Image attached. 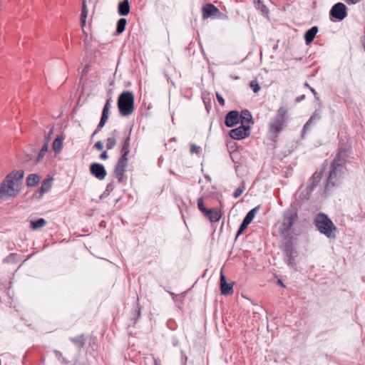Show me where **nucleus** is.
I'll return each mask as SVG.
<instances>
[{
    "label": "nucleus",
    "instance_id": "6e6552de",
    "mask_svg": "<svg viewBox=\"0 0 365 365\" xmlns=\"http://www.w3.org/2000/svg\"><path fill=\"white\" fill-rule=\"evenodd\" d=\"M128 165V157L120 155L115 165L114 174L119 183H122L125 178V172Z\"/></svg>",
    "mask_w": 365,
    "mask_h": 365
},
{
    "label": "nucleus",
    "instance_id": "8fccbe9b",
    "mask_svg": "<svg viewBox=\"0 0 365 365\" xmlns=\"http://www.w3.org/2000/svg\"><path fill=\"white\" fill-rule=\"evenodd\" d=\"M305 188H306V189H307V190L309 191V192H311V193H312V192L314 191V186H312V185H311L309 182H307V186H306V187H305Z\"/></svg>",
    "mask_w": 365,
    "mask_h": 365
},
{
    "label": "nucleus",
    "instance_id": "a18cd8bd",
    "mask_svg": "<svg viewBox=\"0 0 365 365\" xmlns=\"http://www.w3.org/2000/svg\"><path fill=\"white\" fill-rule=\"evenodd\" d=\"M94 148L98 150H103V143L101 141H97L95 145H94Z\"/></svg>",
    "mask_w": 365,
    "mask_h": 365
},
{
    "label": "nucleus",
    "instance_id": "0eeeda50",
    "mask_svg": "<svg viewBox=\"0 0 365 365\" xmlns=\"http://www.w3.org/2000/svg\"><path fill=\"white\" fill-rule=\"evenodd\" d=\"M351 149L346 146L341 145L337 149L335 157L334 158L331 163L334 164H340L346 166L348 159L350 156Z\"/></svg>",
    "mask_w": 365,
    "mask_h": 365
},
{
    "label": "nucleus",
    "instance_id": "de8ad7c7",
    "mask_svg": "<svg viewBox=\"0 0 365 365\" xmlns=\"http://www.w3.org/2000/svg\"><path fill=\"white\" fill-rule=\"evenodd\" d=\"M309 90L313 93V95L314 96L315 99L319 101V97L318 96V93L316 92V91L313 88H312V87H309Z\"/></svg>",
    "mask_w": 365,
    "mask_h": 365
},
{
    "label": "nucleus",
    "instance_id": "5701e85b",
    "mask_svg": "<svg viewBox=\"0 0 365 365\" xmlns=\"http://www.w3.org/2000/svg\"><path fill=\"white\" fill-rule=\"evenodd\" d=\"M240 119L242 125H244L245 123H253L252 117L251 113L247 110H242L240 115Z\"/></svg>",
    "mask_w": 365,
    "mask_h": 365
},
{
    "label": "nucleus",
    "instance_id": "9d476101",
    "mask_svg": "<svg viewBox=\"0 0 365 365\" xmlns=\"http://www.w3.org/2000/svg\"><path fill=\"white\" fill-rule=\"evenodd\" d=\"M202 13L203 19L219 18L222 15L220 11L211 3H207L202 6Z\"/></svg>",
    "mask_w": 365,
    "mask_h": 365
},
{
    "label": "nucleus",
    "instance_id": "72a5a7b5",
    "mask_svg": "<svg viewBox=\"0 0 365 365\" xmlns=\"http://www.w3.org/2000/svg\"><path fill=\"white\" fill-rule=\"evenodd\" d=\"M245 189V182L243 181L241 183V185L239 186L234 191V193H233L234 198H238L243 193Z\"/></svg>",
    "mask_w": 365,
    "mask_h": 365
},
{
    "label": "nucleus",
    "instance_id": "58836bf2",
    "mask_svg": "<svg viewBox=\"0 0 365 365\" xmlns=\"http://www.w3.org/2000/svg\"><path fill=\"white\" fill-rule=\"evenodd\" d=\"M116 144V140L115 138H108L106 140V148L108 150L113 149Z\"/></svg>",
    "mask_w": 365,
    "mask_h": 365
},
{
    "label": "nucleus",
    "instance_id": "f8f14e48",
    "mask_svg": "<svg viewBox=\"0 0 365 365\" xmlns=\"http://www.w3.org/2000/svg\"><path fill=\"white\" fill-rule=\"evenodd\" d=\"M111 102H112L111 98H109L106 101V102L103 108L100 122H99L98 125H97V128H96V130L94 131L93 135H95L98 132H99L102 129V128L105 125L106 123L107 122L108 115H109L110 108L111 107Z\"/></svg>",
    "mask_w": 365,
    "mask_h": 365
},
{
    "label": "nucleus",
    "instance_id": "6ab92c4d",
    "mask_svg": "<svg viewBox=\"0 0 365 365\" xmlns=\"http://www.w3.org/2000/svg\"><path fill=\"white\" fill-rule=\"evenodd\" d=\"M53 180V178H46L45 179L41 185V187L39 188V190L36 191L34 194V197H41L43 196V195L46 192L48 189L50 188L51 185H50V182L51 181Z\"/></svg>",
    "mask_w": 365,
    "mask_h": 365
},
{
    "label": "nucleus",
    "instance_id": "a19ab883",
    "mask_svg": "<svg viewBox=\"0 0 365 365\" xmlns=\"http://www.w3.org/2000/svg\"><path fill=\"white\" fill-rule=\"evenodd\" d=\"M250 86L255 93H257L260 88L257 81H252L250 83Z\"/></svg>",
    "mask_w": 365,
    "mask_h": 365
},
{
    "label": "nucleus",
    "instance_id": "7ed1b4c3",
    "mask_svg": "<svg viewBox=\"0 0 365 365\" xmlns=\"http://www.w3.org/2000/svg\"><path fill=\"white\" fill-rule=\"evenodd\" d=\"M314 224L321 234L330 239L335 238L334 231L336 230V227L327 215L319 212L314 217Z\"/></svg>",
    "mask_w": 365,
    "mask_h": 365
},
{
    "label": "nucleus",
    "instance_id": "dca6fc26",
    "mask_svg": "<svg viewBox=\"0 0 365 365\" xmlns=\"http://www.w3.org/2000/svg\"><path fill=\"white\" fill-rule=\"evenodd\" d=\"M220 285L222 294L228 295L233 292V284L227 282L226 277L222 272L220 277Z\"/></svg>",
    "mask_w": 365,
    "mask_h": 365
},
{
    "label": "nucleus",
    "instance_id": "b1692460",
    "mask_svg": "<svg viewBox=\"0 0 365 365\" xmlns=\"http://www.w3.org/2000/svg\"><path fill=\"white\" fill-rule=\"evenodd\" d=\"M40 181V176L38 174L32 173L26 178V185L28 187H33L36 185Z\"/></svg>",
    "mask_w": 365,
    "mask_h": 365
},
{
    "label": "nucleus",
    "instance_id": "bb28decb",
    "mask_svg": "<svg viewBox=\"0 0 365 365\" xmlns=\"http://www.w3.org/2000/svg\"><path fill=\"white\" fill-rule=\"evenodd\" d=\"M295 257H296V254H291V255L284 254V259H285L286 263L290 268L294 269H296V268H297V264L295 263V259H294Z\"/></svg>",
    "mask_w": 365,
    "mask_h": 365
},
{
    "label": "nucleus",
    "instance_id": "9b49d317",
    "mask_svg": "<svg viewBox=\"0 0 365 365\" xmlns=\"http://www.w3.org/2000/svg\"><path fill=\"white\" fill-rule=\"evenodd\" d=\"M250 127L249 125H241L237 128L232 129L230 131V136L235 140H242L250 135Z\"/></svg>",
    "mask_w": 365,
    "mask_h": 365
},
{
    "label": "nucleus",
    "instance_id": "423d86ee",
    "mask_svg": "<svg viewBox=\"0 0 365 365\" xmlns=\"http://www.w3.org/2000/svg\"><path fill=\"white\" fill-rule=\"evenodd\" d=\"M297 218L298 214L295 208L290 207L286 210L284 212L282 222L279 227L280 232L282 233L288 232Z\"/></svg>",
    "mask_w": 365,
    "mask_h": 365
},
{
    "label": "nucleus",
    "instance_id": "20e7f679",
    "mask_svg": "<svg viewBox=\"0 0 365 365\" xmlns=\"http://www.w3.org/2000/svg\"><path fill=\"white\" fill-rule=\"evenodd\" d=\"M134 95L130 91H123L118 98V108L122 116L130 115L134 110Z\"/></svg>",
    "mask_w": 365,
    "mask_h": 365
},
{
    "label": "nucleus",
    "instance_id": "393cba45",
    "mask_svg": "<svg viewBox=\"0 0 365 365\" xmlns=\"http://www.w3.org/2000/svg\"><path fill=\"white\" fill-rule=\"evenodd\" d=\"M63 138L61 135L58 136L53 142L52 147L55 153H59L63 148Z\"/></svg>",
    "mask_w": 365,
    "mask_h": 365
},
{
    "label": "nucleus",
    "instance_id": "4468645a",
    "mask_svg": "<svg viewBox=\"0 0 365 365\" xmlns=\"http://www.w3.org/2000/svg\"><path fill=\"white\" fill-rule=\"evenodd\" d=\"M322 118L321 113L316 110L311 115L309 119L305 123L302 130V138H304L306 133L309 130L312 125L316 124Z\"/></svg>",
    "mask_w": 365,
    "mask_h": 365
},
{
    "label": "nucleus",
    "instance_id": "c756f323",
    "mask_svg": "<svg viewBox=\"0 0 365 365\" xmlns=\"http://www.w3.org/2000/svg\"><path fill=\"white\" fill-rule=\"evenodd\" d=\"M284 254L287 255L297 254L296 250L291 240H289L284 243Z\"/></svg>",
    "mask_w": 365,
    "mask_h": 365
},
{
    "label": "nucleus",
    "instance_id": "1a4fd4ad",
    "mask_svg": "<svg viewBox=\"0 0 365 365\" xmlns=\"http://www.w3.org/2000/svg\"><path fill=\"white\" fill-rule=\"evenodd\" d=\"M329 15L331 19L342 21L347 16V8L344 4L338 2L331 7Z\"/></svg>",
    "mask_w": 365,
    "mask_h": 365
},
{
    "label": "nucleus",
    "instance_id": "ddd939ff",
    "mask_svg": "<svg viewBox=\"0 0 365 365\" xmlns=\"http://www.w3.org/2000/svg\"><path fill=\"white\" fill-rule=\"evenodd\" d=\"M91 174L96 178L102 180L105 179L107 172L103 165L99 163H91L89 168Z\"/></svg>",
    "mask_w": 365,
    "mask_h": 365
},
{
    "label": "nucleus",
    "instance_id": "7c9ffc66",
    "mask_svg": "<svg viewBox=\"0 0 365 365\" xmlns=\"http://www.w3.org/2000/svg\"><path fill=\"white\" fill-rule=\"evenodd\" d=\"M46 224V221L43 218H38L36 220L31 221V228L38 230L43 227Z\"/></svg>",
    "mask_w": 365,
    "mask_h": 365
},
{
    "label": "nucleus",
    "instance_id": "c85d7f7f",
    "mask_svg": "<svg viewBox=\"0 0 365 365\" xmlns=\"http://www.w3.org/2000/svg\"><path fill=\"white\" fill-rule=\"evenodd\" d=\"M322 179V173H314L312 176L309 179L308 182L315 188L319 183Z\"/></svg>",
    "mask_w": 365,
    "mask_h": 365
},
{
    "label": "nucleus",
    "instance_id": "2f4dec72",
    "mask_svg": "<svg viewBox=\"0 0 365 365\" xmlns=\"http://www.w3.org/2000/svg\"><path fill=\"white\" fill-rule=\"evenodd\" d=\"M87 16H88V9L86 5L85 1H83V5H82L81 14V24L83 27L86 25V20Z\"/></svg>",
    "mask_w": 365,
    "mask_h": 365
},
{
    "label": "nucleus",
    "instance_id": "c9c22d12",
    "mask_svg": "<svg viewBox=\"0 0 365 365\" xmlns=\"http://www.w3.org/2000/svg\"><path fill=\"white\" fill-rule=\"evenodd\" d=\"M311 194L307 189L304 188L300 192L299 198L303 201L308 200L310 198Z\"/></svg>",
    "mask_w": 365,
    "mask_h": 365
},
{
    "label": "nucleus",
    "instance_id": "6e6d98bb",
    "mask_svg": "<svg viewBox=\"0 0 365 365\" xmlns=\"http://www.w3.org/2000/svg\"><path fill=\"white\" fill-rule=\"evenodd\" d=\"M278 282V284H279V285H281V286H282V287H284V285L283 282H282V280L278 279V282Z\"/></svg>",
    "mask_w": 365,
    "mask_h": 365
},
{
    "label": "nucleus",
    "instance_id": "f704fd0d",
    "mask_svg": "<svg viewBox=\"0 0 365 365\" xmlns=\"http://www.w3.org/2000/svg\"><path fill=\"white\" fill-rule=\"evenodd\" d=\"M53 353L56 356V357L63 364H68L70 363V361L63 356V354L61 351L58 350H54Z\"/></svg>",
    "mask_w": 365,
    "mask_h": 365
},
{
    "label": "nucleus",
    "instance_id": "3c124183",
    "mask_svg": "<svg viewBox=\"0 0 365 365\" xmlns=\"http://www.w3.org/2000/svg\"><path fill=\"white\" fill-rule=\"evenodd\" d=\"M100 158H101V159H102V160H106V159L108 158L107 152H106V151L103 152V153L100 155Z\"/></svg>",
    "mask_w": 365,
    "mask_h": 365
},
{
    "label": "nucleus",
    "instance_id": "f03ea898",
    "mask_svg": "<svg viewBox=\"0 0 365 365\" xmlns=\"http://www.w3.org/2000/svg\"><path fill=\"white\" fill-rule=\"evenodd\" d=\"M346 171V167H344V165L340 164L331 163L324 188L326 194H328L331 189L340 185Z\"/></svg>",
    "mask_w": 365,
    "mask_h": 365
},
{
    "label": "nucleus",
    "instance_id": "603ef678",
    "mask_svg": "<svg viewBox=\"0 0 365 365\" xmlns=\"http://www.w3.org/2000/svg\"><path fill=\"white\" fill-rule=\"evenodd\" d=\"M135 313H136V315H137V319L139 318L140 317V309L139 307H138L137 309L135 310Z\"/></svg>",
    "mask_w": 365,
    "mask_h": 365
},
{
    "label": "nucleus",
    "instance_id": "a878e982",
    "mask_svg": "<svg viewBox=\"0 0 365 365\" xmlns=\"http://www.w3.org/2000/svg\"><path fill=\"white\" fill-rule=\"evenodd\" d=\"M48 143L47 141L44 143V145L41 148V150L35 160V162L37 163L41 162L43 160L44 156H45L46 153L48 152Z\"/></svg>",
    "mask_w": 365,
    "mask_h": 365
},
{
    "label": "nucleus",
    "instance_id": "4d7b16f0",
    "mask_svg": "<svg viewBox=\"0 0 365 365\" xmlns=\"http://www.w3.org/2000/svg\"><path fill=\"white\" fill-rule=\"evenodd\" d=\"M304 86H305V87H307V88H309V87H310V86H309V85L307 83H304Z\"/></svg>",
    "mask_w": 365,
    "mask_h": 365
},
{
    "label": "nucleus",
    "instance_id": "c03bdc74",
    "mask_svg": "<svg viewBox=\"0 0 365 365\" xmlns=\"http://www.w3.org/2000/svg\"><path fill=\"white\" fill-rule=\"evenodd\" d=\"M216 96H217V101L219 102V103L221 106H224L225 105V99L223 98V97L217 93H216Z\"/></svg>",
    "mask_w": 365,
    "mask_h": 365
},
{
    "label": "nucleus",
    "instance_id": "680f3d73",
    "mask_svg": "<svg viewBox=\"0 0 365 365\" xmlns=\"http://www.w3.org/2000/svg\"><path fill=\"white\" fill-rule=\"evenodd\" d=\"M352 3H354V0H351Z\"/></svg>",
    "mask_w": 365,
    "mask_h": 365
},
{
    "label": "nucleus",
    "instance_id": "13d9d810",
    "mask_svg": "<svg viewBox=\"0 0 365 365\" xmlns=\"http://www.w3.org/2000/svg\"><path fill=\"white\" fill-rule=\"evenodd\" d=\"M52 133H53V130H50V132H49V133H48V137H49L50 135H51V134H52Z\"/></svg>",
    "mask_w": 365,
    "mask_h": 365
},
{
    "label": "nucleus",
    "instance_id": "f257e3e1",
    "mask_svg": "<svg viewBox=\"0 0 365 365\" xmlns=\"http://www.w3.org/2000/svg\"><path fill=\"white\" fill-rule=\"evenodd\" d=\"M24 172L22 170L13 171L8 174L0 184V199L16 197L21 191L19 182L24 178Z\"/></svg>",
    "mask_w": 365,
    "mask_h": 365
},
{
    "label": "nucleus",
    "instance_id": "4be33fe9",
    "mask_svg": "<svg viewBox=\"0 0 365 365\" xmlns=\"http://www.w3.org/2000/svg\"><path fill=\"white\" fill-rule=\"evenodd\" d=\"M69 339L78 349L83 348L86 342V338L83 334L76 337H71Z\"/></svg>",
    "mask_w": 365,
    "mask_h": 365
},
{
    "label": "nucleus",
    "instance_id": "412c9836",
    "mask_svg": "<svg viewBox=\"0 0 365 365\" xmlns=\"http://www.w3.org/2000/svg\"><path fill=\"white\" fill-rule=\"evenodd\" d=\"M118 12L120 16H127L130 12L128 0H123L118 5Z\"/></svg>",
    "mask_w": 365,
    "mask_h": 365
},
{
    "label": "nucleus",
    "instance_id": "864d4df0",
    "mask_svg": "<svg viewBox=\"0 0 365 365\" xmlns=\"http://www.w3.org/2000/svg\"><path fill=\"white\" fill-rule=\"evenodd\" d=\"M242 225H246L247 227L250 224V222H248L247 220L245 218L243 219L242 222H241Z\"/></svg>",
    "mask_w": 365,
    "mask_h": 365
},
{
    "label": "nucleus",
    "instance_id": "cd10ccee",
    "mask_svg": "<svg viewBox=\"0 0 365 365\" xmlns=\"http://www.w3.org/2000/svg\"><path fill=\"white\" fill-rule=\"evenodd\" d=\"M126 24H127L126 19L124 18H120L117 21L115 34L119 35V34H122L125 29Z\"/></svg>",
    "mask_w": 365,
    "mask_h": 365
},
{
    "label": "nucleus",
    "instance_id": "bf43d9fd",
    "mask_svg": "<svg viewBox=\"0 0 365 365\" xmlns=\"http://www.w3.org/2000/svg\"><path fill=\"white\" fill-rule=\"evenodd\" d=\"M154 365H159L156 360H155V361H154Z\"/></svg>",
    "mask_w": 365,
    "mask_h": 365
},
{
    "label": "nucleus",
    "instance_id": "aec40b11",
    "mask_svg": "<svg viewBox=\"0 0 365 365\" xmlns=\"http://www.w3.org/2000/svg\"><path fill=\"white\" fill-rule=\"evenodd\" d=\"M318 32V27L314 26L308 29L304 34V40L307 45L310 44L314 39Z\"/></svg>",
    "mask_w": 365,
    "mask_h": 365
},
{
    "label": "nucleus",
    "instance_id": "37998d69",
    "mask_svg": "<svg viewBox=\"0 0 365 365\" xmlns=\"http://www.w3.org/2000/svg\"><path fill=\"white\" fill-rule=\"evenodd\" d=\"M247 227L246 225H242L241 223L237 232L236 238H237L240 235H242Z\"/></svg>",
    "mask_w": 365,
    "mask_h": 365
},
{
    "label": "nucleus",
    "instance_id": "2eb2a0df",
    "mask_svg": "<svg viewBox=\"0 0 365 365\" xmlns=\"http://www.w3.org/2000/svg\"><path fill=\"white\" fill-rule=\"evenodd\" d=\"M240 121V114L237 110L229 111L225 117V125L228 128L236 125Z\"/></svg>",
    "mask_w": 365,
    "mask_h": 365
},
{
    "label": "nucleus",
    "instance_id": "5fc2aeb1",
    "mask_svg": "<svg viewBox=\"0 0 365 365\" xmlns=\"http://www.w3.org/2000/svg\"><path fill=\"white\" fill-rule=\"evenodd\" d=\"M187 359V356H182V360H183V361H182V365H186Z\"/></svg>",
    "mask_w": 365,
    "mask_h": 365
},
{
    "label": "nucleus",
    "instance_id": "e433bc0d",
    "mask_svg": "<svg viewBox=\"0 0 365 365\" xmlns=\"http://www.w3.org/2000/svg\"><path fill=\"white\" fill-rule=\"evenodd\" d=\"M257 210H258L257 207L252 209L247 213V215H245V217L244 218L247 220L248 222H250V223H251V222L252 221V220L254 219V217L255 216V214H256V212Z\"/></svg>",
    "mask_w": 365,
    "mask_h": 365
},
{
    "label": "nucleus",
    "instance_id": "39448f33",
    "mask_svg": "<svg viewBox=\"0 0 365 365\" xmlns=\"http://www.w3.org/2000/svg\"><path fill=\"white\" fill-rule=\"evenodd\" d=\"M287 115V110L280 107L277 110V115L273 118V119L269 123V132L271 133L274 134L276 137L277 135L283 130L284 123H285V116Z\"/></svg>",
    "mask_w": 365,
    "mask_h": 365
},
{
    "label": "nucleus",
    "instance_id": "473e14b6",
    "mask_svg": "<svg viewBox=\"0 0 365 365\" xmlns=\"http://www.w3.org/2000/svg\"><path fill=\"white\" fill-rule=\"evenodd\" d=\"M257 9L259 10L263 14H267L269 12L268 8L263 4L260 0L255 3Z\"/></svg>",
    "mask_w": 365,
    "mask_h": 365
},
{
    "label": "nucleus",
    "instance_id": "052dcab7",
    "mask_svg": "<svg viewBox=\"0 0 365 365\" xmlns=\"http://www.w3.org/2000/svg\"><path fill=\"white\" fill-rule=\"evenodd\" d=\"M205 178H206L207 179H208L209 180H210V178L209 176H205Z\"/></svg>",
    "mask_w": 365,
    "mask_h": 365
},
{
    "label": "nucleus",
    "instance_id": "a211bd4d",
    "mask_svg": "<svg viewBox=\"0 0 365 365\" xmlns=\"http://www.w3.org/2000/svg\"><path fill=\"white\" fill-rule=\"evenodd\" d=\"M211 222H218L222 217V212L218 208L208 209V212L204 215Z\"/></svg>",
    "mask_w": 365,
    "mask_h": 365
},
{
    "label": "nucleus",
    "instance_id": "49530a36",
    "mask_svg": "<svg viewBox=\"0 0 365 365\" xmlns=\"http://www.w3.org/2000/svg\"><path fill=\"white\" fill-rule=\"evenodd\" d=\"M118 135H119V132L118 130L115 129L113 130L112 132H111V136L110 138H115V139L116 140L117 138L118 137Z\"/></svg>",
    "mask_w": 365,
    "mask_h": 365
},
{
    "label": "nucleus",
    "instance_id": "f3484780",
    "mask_svg": "<svg viewBox=\"0 0 365 365\" xmlns=\"http://www.w3.org/2000/svg\"><path fill=\"white\" fill-rule=\"evenodd\" d=\"M132 128H130V130L128 132V134L125 138H124L121 141V148H120V155H124L128 157L130 152V134H131Z\"/></svg>",
    "mask_w": 365,
    "mask_h": 365
},
{
    "label": "nucleus",
    "instance_id": "ea45409f",
    "mask_svg": "<svg viewBox=\"0 0 365 365\" xmlns=\"http://www.w3.org/2000/svg\"><path fill=\"white\" fill-rule=\"evenodd\" d=\"M114 190V185L113 183L110 182L108 183L106 187L105 191L103 192L102 196H107L113 190Z\"/></svg>",
    "mask_w": 365,
    "mask_h": 365
},
{
    "label": "nucleus",
    "instance_id": "09e8293b",
    "mask_svg": "<svg viewBox=\"0 0 365 365\" xmlns=\"http://www.w3.org/2000/svg\"><path fill=\"white\" fill-rule=\"evenodd\" d=\"M304 99H305V95H301V96H297L296 98L295 102L299 103V102L302 101Z\"/></svg>",
    "mask_w": 365,
    "mask_h": 365
},
{
    "label": "nucleus",
    "instance_id": "79ce46f5",
    "mask_svg": "<svg viewBox=\"0 0 365 365\" xmlns=\"http://www.w3.org/2000/svg\"><path fill=\"white\" fill-rule=\"evenodd\" d=\"M190 152L192 154L195 153V154L198 155V154H200V147L196 145L194 143H192V144H190Z\"/></svg>",
    "mask_w": 365,
    "mask_h": 365
},
{
    "label": "nucleus",
    "instance_id": "4c0bfd02",
    "mask_svg": "<svg viewBox=\"0 0 365 365\" xmlns=\"http://www.w3.org/2000/svg\"><path fill=\"white\" fill-rule=\"evenodd\" d=\"M197 207H198V209L201 211V212L203 215H205V212H208V208L205 207V206L204 205L203 199L202 197H200L197 200Z\"/></svg>",
    "mask_w": 365,
    "mask_h": 365
}]
</instances>
